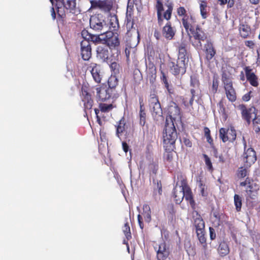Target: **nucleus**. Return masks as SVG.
<instances>
[{
  "label": "nucleus",
  "instance_id": "obj_1",
  "mask_svg": "<svg viewBox=\"0 0 260 260\" xmlns=\"http://www.w3.org/2000/svg\"><path fill=\"white\" fill-rule=\"evenodd\" d=\"M177 133L175 126V123L171 119L166 120L165 127L163 131L164 143L169 145L170 148L173 147L175 141L177 139Z\"/></svg>",
  "mask_w": 260,
  "mask_h": 260
},
{
  "label": "nucleus",
  "instance_id": "obj_2",
  "mask_svg": "<svg viewBox=\"0 0 260 260\" xmlns=\"http://www.w3.org/2000/svg\"><path fill=\"white\" fill-rule=\"evenodd\" d=\"M240 108L242 111L243 118L247 121L248 124L250 122V119H252L253 129L255 132H259L260 131V116H256L255 113V109H247L244 105H240Z\"/></svg>",
  "mask_w": 260,
  "mask_h": 260
},
{
  "label": "nucleus",
  "instance_id": "obj_3",
  "mask_svg": "<svg viewBox=\"0 0 260 260\" xmlns=\"http://www.w3.org/2000/svg\"><path fill=\"white\" fill-rule=\"evenodd\" d=\"M90 27L94 31L105 34L108 31V26L101 14L92 16L90 19Z\"/></svg>",
  "mask_w": 260,
  "mask_h": 260
},
{
  "label": "nucleus",
  "instance_id": "obj_4",
  "mask_svg": "<svg viewBox=\"0 0 260 260\" xmlns=\"http://www.w3.org/2000/svg\"><path fill=\"white\" fill-rule=\"evenodd\" d=\"M178 49V59L177 61L176 66H178L179 68L174 69L175 70L174 72L175 73H184L185 72V55L186 54V50L184 44H181Z\"/></svg>",
  "mask_w": 260,
  "mask_h": 260
},
{
  "label": "nucleus",
  "instance_id": "obj_5",
  "mask_svg": "<svg viewBox=\"0 0 260 260\" xmlns=\"http://www.w3.org/2000/svg\"><path fill=\"white\" fill-rule=\"evenodd\" d=\"M149 102L150 110L153 116L155 118L161 117L162 111L157 96L154 94H151Z\"/></svg>",
  "mask_w": 260,
  "mask_h": 260
},
{
  "label": "nucleus",
  "instance_id": "obj_6",
  "mask_svg": "<svg viewBox=\"0 0 260 260\" xmlns=\"http://www.w3.org/2000/svg\"><path fill=\"white\" fill-rule=\"evenodd\" d=\"M104 41L110 48H115L120 44L118 35L112 31H107L105 33Z\"/></svg>",
  "mask_w": 260,
  "mask_h": 260
},
{
  "label": "nucleus",
  "instance_id": "obj_7",
  "mask_svg": "<svg viewBox=\"0 0 260 260\" xmlns=\"http://www.w3.org/2000/svg\"><path fill=\"white\" fill-rule=\"evenodd\" d=\"M219 137L223 142H233L236 138V133L232 127L229 128H221L219 129Z\"/></svg>",
  "mask_w": 260,
  "mask_h": 260
},
{
  "label": "nucleus",
  "instance_id": "obj_8",
  "mask_svg": "<svg viewBox=\"0 0 260 260\" xmlns=\"http://www.w3.org/2000/svg\"><path fill=\"white\" fill-rule=\"evenodd\" d=\"M222 80L228 99L231 102H234L236 100V95L235 91L233 87L232 81L224 77H222Z\"/></svg>",
  "mask_w": 260,
  "mask_h": 260
},
{
  "label": "nucleus",
  "instance_id": "obj_9",
  "mask_svg": "<svg viewBox=\"0 0 260 260\" xmlns=\"http://www.w3.org/2000/svg\"><path fill=\"white\" fill-rule=\"evenodd\" d=\"M177 13L179 16H183L182 23L185 29L187 31L190 29L191 31V24L194 22V20L192 16L190 17L186 14V10L184 7H180L177 10Z\"/></svg>",
  "mask_w": 260,
  "mask_h": 260
},
{
  "label": "nucleus",
  "instance_id": "obj_10",
  "mask_svg": "<svg viewBox=\"0 0 260 260\" xmlns=\"http://www.w3.org/2000/svg\"><path fill=\"white\" fill-rule=\"evenodd\" d=\"M243 159L247 168L250 167L256 160L255 151L251 148L247 149L243 155Z\"/></svg>",
  "mask_w": 260,
  "mask_h": 260
},
{
  "label": "nucleus",
  "instance_id": "obj_11",
  "mask_svg": "<svg viewBox=\"0 0 260 260\" xmlns=\"http://www.w3.org/2000/svg\"><path fill=\"white\" fill-rule=\"evenodd\" d=\"M81 35L84 39L89 42L91 41L95 44H99L104 41L105 34L101 33L100 35H93L89 34L87 30H84L82 31Z\"/></svg>",
  "mask_w": 260,
  "mask_h": 260
},
{
  "label": "nucleus",
  "instance_id": "obj_12",
  "mask_svg": "<svg viewBox=\"0 0 260 260\" xmlns=\"http://www.w3.org/2000/svg\"><path fill=\"white\" fill-rule=\"evenodd\" d=\"M192 35L195 40V41L193 43V45L197 47H201V41H205L207 38L205 34L199 27L197 26L196 30L192 31Z\"/></svg>",
  "mask_w": 260,
  "mask_h": 260
},
{
  "label": "nucleus",
  "instance_id": "obj_13",
  "mask_svg": "<svg viewBox=\"0 0 260 260\" xmlns=\"http://www.w3.org/2000/svg\"><path fill=\"white\" fill-rule=\"evenodd\" d=\"M168 114L169 116L166 117V120H169L171 119L174 123H175L177 120H180V109L176 104H174L169 107L168 109Z\"/></svg>",
  "mask_w": 260,
  "mask_h": 260
},
{
  "label": "nucleus",
  "instance_id": "obj_14",
  "mask_svg": "<svg viewBox=\"0 0 260 260\" xmlns=\"http://www.w3.org/2000/svg\"><path fill=\"white\" fill-rule=\"evenodd\" d=\"M92 5L95 8H99L105 12H109L112 7V2L111 0H99L92 2Z\"/></svg>",
  "mask_w": 260,
  "mask_h": 260
},
{
  "label": "nucleus",
  "instance_id": "obj_15",
  "mask_svg": "<svg viewBox=\"0 0 260 260\" xmlns=\"http://www.w3.org/2000/svg\"><path fill=\"white\" fill-rule=\"evenodd\" d=\"M81 50L83 59L88 60L91 56V48L88 41L83 40L81 42Z\"/></svg>",
  "mask_w": 260,
  "mask_h": 260
},
{
  "label": "nucleus",
  "instance_id": "obj_16",
  "mask_svg": "<svg viewBox=\"0 0 260 260\" xmlns=\"http://www.w3.org/2000/svg\"><path fill=\"white\" fill-rule=\"evenodd\" d=\"M97 57L102 59L103 61L110 63L109 60L110 53L107 46H99L96 49Z\"/></svg>",
  "mask_w": 260,
  "mask_h": 260
},
{
  "label": "nucleus",
  "instance_id": "obj_17",
  "mask_svg": "<svg viewBox=\"0 0 260 260\" xmlns=\"http://www.w3.org/2000/svg\"><path fill=\"white\" fill-rule=\"evenodd\" d=\"M184 184L181 185L176 186L174 188V198L177 204L180 203L184 198Z\"/></svg>",
  "mask_w": 260,
  "mask_h": 260
},
{
  "label": "nucleus",
  "instance_id": "obj_18",
  "mask_svg": "<svg viewBox=\"0 0 260 260\" xmlns=\"http://www.w3.org/2000/svg\"><path fill=\"white\" fill-rule=\"evenodd\" d=\"M169 255V251L166 248L165 243H162L159 245L157 251V257L158 260H165Z\"/></svg>",
  "mask_w": 260,
  "mask_h": 260
},
{
  "label": "nucleus",
  "instance_id": "obj_19",
  "mask_svg": "<svg viewBox=\"0 0 260 260\" xmlns=\"http://www.w3.org/2000/svg\"><path fill=\"white\" fill-rule=\"evenodd\" d=\"M147 78L150 83H153L156 77V70L153 63H149L146 69Z\"/></svg>",
  "mask_w": 260,
  "mask_h": 260
},
{
  "label": "nucleus",
  "instance_id": "obj_20",
  "mask_svg": "<svg viewBox=\"0 0 260 260\" xmlns=\"http://www.w3.org/2000/svg\"><path fill=\"white\" fill-rule=\"evenodd\" d=\"M206 58L208 60H210L213 58L216 54V50L214 49L212 43L207 42L204 46Z\"/></svg>",
  "mask_w": 260,
  "mask_h": 260
},
{
  "label": "nucleus",
  "instance_id": "obj_21",
  "mask_svg": "<svg viewBox=\"0 0 260 260\" xmlns=\"http://www.w3.org/2000/svg\"><path fill=\"white\" fill-rule=\"evenodd\" d=\"M175 31L174 28L171 26L170 22H168L162 29L163 36L168 40L173 39L175 35Z\"/></svg>",
  "mask_w": 260,
  "mask_h": 260
},
{
  "label": "nucleus",
  "instance_id": "obj_22",
  "mask_svg": "<svg viewBox=\"0 0 260 260\" xmlns=\"http://www.w3.org/2000/svg\"><path fill=\"white\" fill-rule=\"evenodd\" d=\"M96 96L102 101H105L111 97L108 89L105 88L97 87L95 89Z\"/></svg>",
  "mask_w": 260,
  "mask_h": 260
},
{
  "label": "nucleus",
  "instance_id": "obj_23",
  "mask_svg": "<svg viewBox=\"0 0 260 260\" xmlns=\"http://www.w3.org/2000/svg\"><path fill=\"white\" fill-rule=\"evenodd\" d=\"M240 185L242 186H245L246 188L245 191L248 194L256 190V188H254V186H255V183L251 182L249 178H247L244 181L240 183Z\"/></svg>",
  "mask_w": 260,
  "mask_h": 260
},
{
  "label": "nucleus",
  "instance_id": "obj_24",
  "mask_svg": "<svg viewBox=\"0 0 260 260\" xmlns=\"http://www.w3.org/2000/svg\"><path fill=\"white\" fill-rule=\"evenodd\" d=\"M245 72L247 80L249 81L252 86H257L258 85L257 78L255 74L251 72V69L246 68Z\"/></svg>",
  "mask_w": 260,
  "mask_h": 260
},
{
  "label": "nucleus",
  "instance_id": "obj_25",
  "mask_svg": "<svg viewBox=\"0 0 260 260\" xmlns=\"http://www.w3.org/2000/svg\"><path fill=\"white\" fill-rule=\"evenodd\" d=\"M91 73L94 81L97 83H100L102 79L100 67L94 64L91 70Z\"/></svg>",
  "mask_w": 260,
  "mask_h": 260
},
{
  "label": "nucleus",
  "instance_id": "obj_26",
  "mask_svg": "<svg viewBox=\"0 0 260 260\" xmlns=\"http://www.w3.org/2000/svg\"><path fill=\"white\" fill-rule=\"evenodd\" d=\"M82 94L84 96L82 101L84 102L85 108L87 109H91L92 106V101L90 95L86 91H82Z\"/></svg>",
  "mask_w": 260,
  "mask_h": 260
},
{
  "label": "nucleus",
  "instance_id": "obj_27",
  "mask_svg": "<svg viewBox=\"0 0 260 260\" xmlns=\"http://www.w3.org/2000/svg\"><path fill=\"white\" fill-rule=\"evenodd\" d=\"M116 135L118 137L120 138V136L122 135V134H123L125 130V123L124 122V120L123 119H121L117 125L116 126Z\"/></svg>",
  "mask_w": 260,
  "mask_h": 260
},
{
  "label": "nucleus",
  "instance_id": "obj_28",
  "mask_svg": "<svg viewBox=\"0 0 260 260\" xmlns=\"http://www.w3.org/2000/svg\"><path fill=\"white\" fill-rule=\"evenodd\" d=\"M239 31L241 36L244 38H246L250 33V28L247 24H241L239 26Z\"/></svg>",
  "mask_w": 260,
  "mask_h": 260
},
{
  "label": "nucleus",
  "instance_id": "obj_29",
  "mask_svg": "<svg viewBox=\"0 0 260 260\" xmlns=\"http://www.w3.org/2000/svg\"><path fill=\"white\" fill-rule=\"evenodd\" d=\"M183 192L185 193L184 197L187 201H188L190 204V205L193 206L194 204V201L192 199V196L191 194V192L190 188L185 184H184V191Z\"/></svg>",
  "mask_w": 260,
  "mask_h": 260
},
{
  "label": "nucleus",
  "instance_id": "obj_30",
  "mask_svg": "<svg viewBox=\"0 0 260 260\" xmlns=\"http://www.w3.org/2000/svg\"><path fill=\"white\" fill-rule=\"evenodd\" d=\"M229 248L228 244L224 242H221L218 247V251L221 256H224L229 253Z\"/></svg>",
  "mask_w": 260,
  "mask_h": 260
},
{
  "label": "nucleus",
  "instance_id": "obj_31",
  "mask_svg": "<svg viewBox=\"0 0 260 260\" xmlns=\"http://www.w3.org/2000/svg\"><path fill=\"white\" fill-rule=\"evenodd\" d=\"M196 215L197 217L194 219V224L196 230L204 229L205 224L203 220L198 213H196Z\"/></svg>",
  "mask_w": 260,
  "mask_h": 260
},
{
  "label": "nucleus",
  "instance_id": "obj_32",
  "mask_svg": "<svg viewBox=\"0 0 260 260\" xmlns=\"http://www.w3.org/2000/svg\"><path fill=\"white\" fill-rule=\"evenodd\" d=\"M64 7L70 11L74 10L76 7V0H61Z\"/></svg>",
  "mask_w": 260,
  "mask_h": 260
},
{
  "label": "nucleus",
  "instance_id": "obj_33",
  "mask_svg": "<svg viewBox=\"0 0 260 260\" xmlns=\"http://www.w3.org/2000/svg\"><path fill=\"white\" fill-rule=\"evenodd\" d=\"M196 233L198 239L201 243L205 244L204 245V247L206 245L205 243L206 241L205 237V229L202 230H196Z\"/></svg>",
  "mask_w": 260,
  "mask_h": 260
},
{
  "label": "nucleus",
  "instance_id": "obj_34",
  "mask_svg": "<svg viewBox=\"0 0 260 260\" xmlns=\"http://www.w3.org/2000/svg\"><path fill=\"white\" fill-rule=\"evenodd\" d=\"M118 78L116 75H112L108 80V85L110 88H115L118 84Z\"/></svg>",
  "mask_w": 260,
  "mask_h": 260
},
{
  "label": "nucleus",
  "instance_id": "obj_35",
  "mask_svg": "<svg viewBox=\"0 0 260 260\" xmlns=\"http://www.w3.org/2000/svg\"><path fill=\"white\" fill-rule=\"evenodd\" d=\"M144 215L145 216V221L149 222L151 220L150 208L147 205L143 206Z\"/></svg>",
  "mask_w": 260,
  "mask_h": 260
},
{
  "label": "nucleus",
  "instance_id": "obj_36",
  "mask_svg": "<svg viewBox=\"0 0 260 260\" xmlns=\"http://www.w3.org/2000/svg\"><path fill=\"white\" fill-rule=\"evenodd\" d=\"M110 28L116 30L118 27V21L115 15L111 16L110 18Z\"/></svg>",
  "mask_w": 260,
  "mask_h": 260
},
{
  "label": "nucleus",
  "instance_id": "obj_37",
  "mask_svg": "<svg viewBox=\"0 0 260 260\" xmlns=\"http://www.w3.org/2000/svg\"><path fill=\"white\" fill-rule=\"evenodd\" d=\"M146 122V113L143 108V105L140 103V123L141 125L144 126Z\"/></svg>",
  "mask_w": 260,
  "mask_h": 260
},
{
  "label": "nucleus",
  "instance_id": "obj_38",
  "mask_svg": "<svg viewBox=\"0 0 260 260\" xmlns=\"http://www.w3.org/2000/svg\"><path fill=\"white\" fill-rule=\"evenodd\" d=\"M234 203L236 210L237 211H240L242 206V200L241 197L239 195L235 194L234 196Z\"/></svg>",
  "mask_w": 260,
  "mask_h": 260
},
{
  "label": "nucleus",
  "instance_id": "obj_39",
  "mask_svg": "<svg viewBox=\"0 0 260 260\" xmlns=\"http://www.w3.org/2000/svg\"><path fill=\"white\" fill-rule=\"evenodd\" d=\"M168 9L164 14V17L167 20H169L171 17L172 12L173 10V6L172 4L167 5Z\"/></svg>",
  "mask_w": 260,
  "mask_h": 260
},
{
  "label": "nucleus",
  "instance_id": "obj_40",
  "mask_svg": "<svg viewBox=\"0 0 260 260\" xmlns=\"http://www.w3.org/2000/svg\"><path fill=\"white\" fill-rule=\"evenodd\" d=\"M110 68L114 75H116L119 73V65L116 62H113L111 63Z\"/></svg>",
  "mask_w": 260,
  "mask_h": 260
},
{
  "label": "nucleus",
  "instance_id": "obj_41",
  "mask_svg": "<svg viewBox=\"0 0 260 260\" xmlns=\"http://www.w3.org/2000/svg\"><path fill=\"white\" fill-rule=\"evenodd\" d=\"M123 231L127 239L131 238L130 228L127 223H125Z\"/></svg>",
  "mask_w": 260,
  "mask_h": 260
},
{
  "label": "nucleus",
  "instance_id": "obj_42",
  "mask_svg": "<svg viewBox=\"0 0 260 260\" xmlns=\"http://www.w3.org/2000/svg\"><path fill=\"white\" fill-rule=\"evenodd\" d=\"M113 108L112 104H103L100 105V108L102 112H108L110 110H111Z\"/></svg>",
  "mask_w": 260,
  "mask_h": 260
},
{
  "label": "nucleus",
  "instance_id": "obj_43",
  "mask_svg": "<svg viewBox=\"0 0 260 260\" xmlns=\"http://www.w3.org/2000/svg\"><path fill=\"white\" fill-rule=\"evenodd\" d=\"M198 91V88H193V89H191L190 90V92H191V98L189 99V103L187 104V106H192V104H193V101L194 100V97L196 96V92L197 91Z\"/></svg>",
  "mask_w": 260,
  "mask_h": 260
},
{
  "label": "nucleus",
  "instance_id": "obj_44",
  "mask_svg": "<svg viewBox=\"0 0 260 260\" xmlns=\"http://www.w3.org/2000/svg\"><path fill=\"white\" fill-rule=\"evenodd\" d=\"M155 184L156 187H155L154 189V193L156 194V193H158L159 194H161L162 191L161 183L157 181V182Z\"/></svg>",
  "mask_w": 260,
  "mask_h": 260
},
{
  "label": "nucleus",
  "instance_id": "obj_45",
  "mask_svg": "<svg viewBox=\"0 0 260 260\" xmlns=\"http://www.w3.org/2000/svg\"><path fill=\"white\" fill-rule=\"evenodd\" d=\"M247 171L245 168L241 167L239 169L238 176L240 178H244L247 175Z\"/></svg>",
  "mask_w": 260,
  "mask_h": 260
},
{
  "label": "nucleus",
  "instance_id": "obj_46",
  "mask_svg": "<svg viewBox=\"0 0 260 260\" xmlns=\"http://www.w3.org/2000/svg\"><path fill=\"white\" fill-rule=\"evenodd\" d=\"M157 14V15H161L162 12L164 11L163 5L161 2L157 1L156 5Z\"/></svg>",
  "mask_w": 260,
  "mask_h": 260
},
{
  "label": "nucleus",
  "instance_id": "obj_47",
  "mask_svg": "<svg viewBox=\"0 0 260 260\" xmlns=\"http://www.w3.org/2000/svg\"><path fill=\"white\" fill-rule=\"evenodd\" d=\"M199 186L201 189V193L203 197L206 196L207 194V191H206V188L205 187V185H203V183H202L201 181H200L199 182Z\"/></svg>",
  "mask_w": 260,
  "mask_h": 260
},
{
  "label": "nucleus",
  "instance_id": "obj_48",
  "mask_svg": "<svg viewBox=\"0 0 260 260\" xmlns=\"http://www.w3.org/2000/svg\"><path fill=\"white\" fill-rule=\"evenodd\" d=\"M203 156L205 158V164L207 165V166L208 167V169L210 170L212 168V163H211V161L209 157L206 154H204Z\"/></svg>",
  "mask_w": 260,
  "mask_h": 260
},
{
  "label": "nucleus",
  "instance_id": "obj_49",
  "mask_svg": "<svg viewBox=\"0 0 260 260\" xmlns=\"http://www.w3.org/2000/svg\"><path fill=\"white\" fill-rule=\"evenodd\" d=\"M191 85L195 88H198L199 82L195 78L191 77Z\"/></svg>",
  "mask_w": 260,
  "mask_h": 260
},
{
  "label": "nucleus",
  "instance_id": "obj_50",
  "mask_svg": "<svg viewBox=\"0 0 260 260\" xmlns=\"http://www.w3.org/2000/svg\"><path fill=\"white\" fill-rule=\"evenodd\" d=\"M206 6L204 4H201L200 6V10H201V13L202 16V17L204 18H205L206 17V12L205 11Z\"/></svg>",
  "mask_w": 260,
  "mask_h": 260
},
{
  "label": "nucleus",
  "instance_id": "obj_51",
  "mask_svg": "<svg viewBox=\"0 0 260 260\" xmlns=\"http://www.w3.org/2000/svg\"><path fill=\"white\" fill-rule=\"evenodd\" d=\"M170 67L171 68V71L173 72V73H174V74L175 75H178L179 74H180V73H175L174 72V69H176V68H179V67L178 66H176V64L175 63V62H171L170 63Z\"/></svg>",
  "mask_w": 260,
  "mask_h": 260
},
{
  "label": "nucleus",
  "instance_id": "obj_52",
  "mask_svg": "<svg viewBox=\"0 0 260 260\" xmlns=\"http://www.w3.org/2000/svg\"><path fill=\"white\" fill-rule=\"evenodd\" d=\"M210 236L211 240H213L216 237V234L215 233V230L213 228L210 227Z\"/></svg>",
  "mask_w": 260,
  "mask_h": 260
},
{
  "label": "nucleus",
  "instance_id": "obj_53",
  "mask_svg": "<svg viewBox=\"0 0 260 260\" xmlns=\"http://www.w3.org/2000/svg\"><path fill=\"white\" fill-rule=\"evenodd\" d=\"M183 143L186 146L188 147H191L192 146V143L191 141L186 138H183Z\"/></svg>",
  "mask_w": 260,
  "mask_h": 260
},
{
  "label": "nucleus",
  "instance_id": "obj_54",
  "mask_svg": "<svg viewBox=\"0 0 260 260\" xmlns=\"http://www.w3.org/2000/svg\"><path fill=\"white\" fill-rule=\"evenodd\" d=\"M217 151H215V156L216 157H218V155H217ZM218 158H219V161L221 162V163H223L225 161V159L223 157V156L222 155H220L218 156Z\"/></svg>",
  "mask_w": 260,
  "mask_h": 260
},
{
  "label": "nucleus",
  "instance_id": "obj_55",
  "mask_svg": "<svg viewBox=\"0 0 260 260\" xmlns=\"http://www.w3.org/2000/svg\"><path fill=\"white\" fill-rule=\"evenodd\" d=\"M138 222H139L140 227L141 228V229H143V223L142 222V217L140 214L138 215Z\"/></svg>",
  "mask_w": 260,
  "mask_h": 260
},
{
  "label": "nucleus",
  "instance_id": "obj_56",
  "mask_svg": "<svg viewBox=\"0 0 260 260\" xmlns=\"http://www.w3.org/2000/svg\"><path fill=\"white\" fill-rule=\"evenodd\" d=\"M245 45L250 48H253L254 44L251 41H247L245 42Z\"/></svg>",
  "mask_w": 260,
  "mask_h": 260
},
{
  "label": "nucleus",
  "instance_id": "obj_57",
  "mask_svg": "<svg viewBox=\"0 0 260 260\" xmlns=\"http://www.w3.org/2000/svg\"><path fill=\"white\" fill-rule=\"evenodd\" d=\"M122 147H123V150L125 152H127L128 149V146L125 142H122Z\"/></svg>",
  "mask_w": 260,
  "mask_h": 260
},
{
  "label": "nucleus",
  "instance_id": "obj_58",
  "mask_svg": "<svg viewBox=\"0 0 260 260\" xmlns=\"http://www.w3.org/2000/svg\"><path fill=\"white\" fill-rule=\"evenodd\" d=\"M250 93L245 94L243 98L242 99L244 101H248L250 100Z\"/></svg>",
  "mask_w": 260,
  "mask_h": 260
},
{
  "label": "nucleus",
  "instance_id": "obj_59",
  "mask_svg": "<svg viewBox=\"0 0 260 260\" xmlns=\"http://www.w3.org/2000/svg\"><path fill=\"white\" fill-rule=\"evenodd\" d=\"M154 36L157 40H159L160 37V33L157 30H155Z\"/></svg>",
  "mask_w": 260,
  "mask_h": 260
},
{
  "label": "nucleus",
  "instance_id": "obj_60",
  "mask_svg": "<svg viewBox=\"0 0 260 260\" xmlns=\"http://www.w3.org/2000/svg\"><path fill=\"white\" fill-rule=\"evenodd\" d=\"M210 132V129L208 127H206L204 128V133H205V135L206 137L207 136H209Z\"/></svg>",
  "mask_w": 260,
  "mask_h": 260
},
{
  "label": "nucleus",
  "instance_id": "obj_61",
  "mask_svg": "<svg viewBox=\"0 0 260 260\" xmlns=\"http://www.w3.org/2000/svg\"><path fill=\"white\" fill-rule=\"evenodd\" d=\"M157 18H158V23L159 26H160L162 24V19L161 18V15H157Z\"/></svg>",
  "mask_w": 260,
  "mask_h": 260
},
{
  "label": "nucleus",
  "instance_id": "obj_62",
  "mask_svg": "<svg viewBox=\"0 0 260 260\" xmlns=\"http://www.w3.org/2000/svg\"><path fill=\"white\" fill-rule=\"evenodd\" d=\"M163 81L165 84L166 87H168V83L167 82L166 78L164 75H163Z\"/></svg>",
  "mask_w": 260,
  "mask_h": 260
},
{
  "label": "nucleus",
  "instance_id": "obj_63",
  "mask_svg": "<svg viewBox=\"0 0 260 260\" xmlns=\"http://www.w3.org/2000/svg\"><path fill=\"white\" fill-rule=\"evenodd\" d=\"M249 1L252 4H257L259 2V0H249Z\"/></svg>",
  "mask_w": 260,
  "mask_h": 260
},
{
  "label": "nucleus",
  "instance_id": "obj_64",
  "mask_svg": "<svg viewBox=\"0 0 260 260\" xmlns=\"http://www.w3.org/2000/svg\"><path fill=\"white\" fill-rule=\"evenodd\" d=\"M206 138H207V141H208L209 143H211V141H212V139H211V138L210 135H209V136H206Z\"/></svg>",
  "mask_w": 260,
  "mask_h": 260
}]
</instances>
